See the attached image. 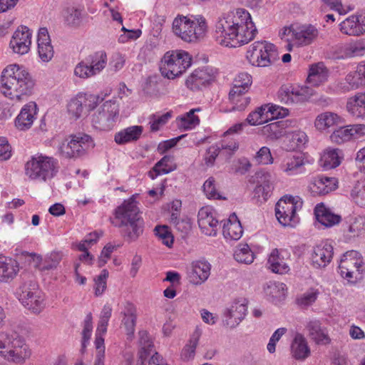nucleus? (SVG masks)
<instances>
[{"label":"nucleus","mask_w":365,"mask_h":365,"mask_svg":"<svg viewBox=\"0 0 365 365\" xmlns=\"http://www.w3.org/2000/svg\"><path fill=\"white\" fill-rule=\"evenodd\" d=\"M255 159L257 163L263 165L270 164L273 161L269 148L265 146L259 149Z\"/></svg>","instance_id":"obj_59"},{"label":"nucleus","mask_w":365,"mask_h":365,"mask_svg":"<svg viewBox=\"0 0 365 365\" xmlns=\"http://www.w3.org/2000/svg\"><path fill=\"white\" fill-rule=\"evenodd\" d=\"M1 91L11 100L20 101L33 93L34 81L27 69L18 64L5 67L1 74Z\"/></svg>","instance_id":"obj_1"},{"label":"nucleus","mask_w":365,"mask_h":365,"mask_svg":"<svg viewBox=\"0 0 365 365\" xmlns=\"http://www.w3.org/2000/svg\"><path fill=\"white\" fill-rule=\"evenodd\" d=\"M137 204L131 197L115 210L116 222L113 224L120 228L121 237L128 243L136 242L144 232L145 222Z\"/></svg>","instance_id":"obj_2"},{"label":"nucleus","mask_w":365,"mask_h":365,"mask_svg":"<svg viewBox=\"0 0 365 365\" xmlns=\"http://www.w3.org/2000/svg\"><path fill=\"white\" fill-rule=\"evenodd\" d=\"M359 66L358 65L356 71L349 73L345 78L346 82L349 84L344 91H348L350 89H356L360 86H365L364 76L360 71Z\"/></svg>","instance_id":"obj_44"},{"label":"nucleus","mask_w":365,"mask_h":365,"mask_svg":"<svg viewBox=\"0 0 365 365\" xmlns=\"http://www.w3.org/2000/svg\"><path fill=\"white\" fill-rule=\"evenodd\" d=\"M340 120L341 118L336 113L324 112L317 116L315 126L319 130H325L338 125Z\"/></svg>","instance_id":"obj_39"},{"label":"nucleus","mask_w":365,"mask_h":365,"mask_svg":"<svg viewBox=\"0 0 365 365\" xmlns=\"http://www.w3.org/2000/svg\"><path fill=\"white\" fill-rule=\"evenodd\" d=\"M174 34L185 42H196L205 34L207 25L202 16L190 20L186 16L175 18L173 22Z\"/></svg>","instance_id":"obj_5"},{"label":"nucleus","mask_w":365,"mask_h":365,"mask_svg":"<svg viewBox=\"0 0 365 365\" xmlns=\"http://www.w3.org/2000/svg\"><path fill=\"white\" fill-rule=\"evenodd\" d=\"M229 17L232 18V21L235 23H237V26L241 27V26H245L247 27V31H252L255 29V36L257 33V29L252 21L251 16L250 13L246 11L245 9H237L234 12H230L227 14Z\"/></svg>","instance_id":"obj_37"},{"label":"nucleus","mask_w":365,"mask_h":365,"mask_svg":"<svg viewBox=\"0 0 365 365\" xmlns=\"http://www.w3.org/2000/svg\"><path fill=\"white\" fill-rule=\"evenodd\" d=\"M119 114L118 105L115 101H106L92 116V123L100 130H110Z\"/></svg>","instance_id":"obj_11"},{"label":"nucleus","mask_w":365,"mask_h":365,"mask_svg":"<svg viewBox=\"0 0 365 365\" xmlns=\"http://www.w3.org/2000/svg\"><path fill=\"white\" fill-rule=\"evenodd\" d=\"M220 153V148L217 146H211L210 147L204 156V160L205 162V164L207 166H212L214 165V163L215 161L216 158L218 156V155Z\"/></svg>","instance_id":"obj_64"},{"label":"nucleus","mask_w":365,"mask_h":365,"mask_svg":"<svg viewBox=\"0 0 365 365\" xmlns=\"http://www.w3.org/2000/svg\"><path fill=\"white\" fill-rule=\"evenodd\" d=\"M245 26H237L227 14L220 18L215 26V38L217 42L226 47H237L249 43L255 38V29L247 31Z\"/></svg>","instance_id":"obj_3"},{"label":"nucleus","mask_w":365,"mask_h":365,"mask_svg":"<svg viewBox=\"0 0 365 365\" xmlns=\"http://www.w3.org/2000/svg\"><path fill=\"white\" fill-rule=\"evenodd\" d=\"M336 183L335 178L319 175L314 178L309 187L313 195H324L335 190Z\"/></svg>","instance_id":"obj_25"},{"label":"nucleus","mask_w":365,"mask_h":365,"mask_svg":"<svg viewBox=\"0 0 365 365\" xmlns=\"http://www.w3.org/2000/svg\"><path fill=\"white\" fill-rule=\"evenodd\" d=\"M92 314L91 313H89L86 315L85 320H84V326L83 329L82 331V342H81V353H84L87 344L89 341V339L91 336V332L93 329V325H92Z\"/></svg>","instance_id":"obj_50"},{"label":"nucleus","mask_w":365,"mask_h":365,"mask_svg":"<svg viewBox=\"0 0 365 365\" xmlns=\"http://www.w3.org/2000/svg\"><path fill=\"white\" fill-rule=\"evenodd\" d=\"M222 233L225 238L239 240L243 233L242 225L235 213L230 215L222 226Z\"/></svg>","instance_id":"obj_31"},{"label":"nucleus","mask_w":365,"mask_h":365,"mask_svg":"<svg viewBox=\"0 0 365 365\" xmlns=\"http://www.w3.org/2000/svg\"><path fill=\"white\" fill-rule=\"evenodd\" d=\"M31 31L26 26H20L14 33L9 43L13 52L24 55L30 51L31 45Z\"/></svg>","instance_id":"obj_16"},{"label":"nucleus","mask_w":365,"mask_h":365,"mask_svg":"<svg viewBox=\"0 0 365 365\" xmlns=\"http://www.w3.org/2000/svg\"><path fill=\"white\" fill-rule=\"evenodd\" d=\"M56 159L43 155H34L25 165L26 175L31 179L46 181L58 171Z\"/></svg>","instance_id":"obj_6"},{"label":"nucleus","mask_w":365,"mask_h":365,"mask_svg":"<svg viewBox=\"0 0 365 365\" xmlns=\"http://www.w3.org/2000/svg\"><path fill=\"white\" fill-rule=\"evenodd\" d=\"M247 58L255 66L266 67L279 60L276 46L267 41H256L247 52Z\"/></svg>","instance_id":"obj_8"},{"label":"nucleus","mask_w":365,"mask_h":365,"mask_svg":"<svg viewBox=\"0 0 365 365\" xmlns=\"http://www.w3.org/2000/svg\"><path fill=\"white\" fill-rule=\"evenodd\" d=\"M308 331V336L317 344H328L330 339L327 329L322 326L319 320L313 319L307 322L305 327Z\"/></svg>","instance_id":"obj_26"},{"label":"nucleus","mask_w":365,"mask_h":365,"mask_svg":"<svg viewBox=\"0 0 365 365\" xmlns=\"http://www.w3.org/2000/svg\"><path fill=\"white\" fill-rule=\"evenodd\" d=\"M197 222L202 232L208 236H216L219 221L215 219L208 207H202L197 215Z\"/></svg>","instance_id":"obj_20"},{"label":"nucleus","mask_w":365,"mask_h":365,"mask_svg":"<svg viewBox=\"0 0 365 365\" xmlns=\"http://www.w3.org/2000/svg\"><path fill=\"white\" fill-rule=\"evenodd\" d=\"M65 21L68 26H79L82 21V11L76 8H68L66 10Z\"/></svg>","instance_id":"obj_53"},{"label":"nucleus","mask_w":365,"mask_h":365,"mask_svg":"<svg viewBox=\"0 0 365 365\" xmlns=\"http://www.w3.org/2000/svg\"><path fill=\"white\" fill-rule=\"evenodd\" d=\"M136 322L135 309L133 304L127 303L124 311L123 323L128 331V334H133L135 331Z\"/></svg>","instance_id":"obj_41"},{"label":"nucleus","mask_w":365,"mask_h":365,"mask_svg":"<svg viewBox=\"0 0 365 365\" xmlns=\"http://www.w3.org/2000/svg\"><path fill=\"white\" fill-rule=\"evenodd\" d=\"M215 182V178L210 177L204 182L202 188L205 194L209 199H225V197H222V195L216 191Z\"/></svg>","instance_id":"obj_56"},{"label":"nucleus","mask_w":365,"mask_h":365,"mask_svg":"<svg viewBox=\"0 0 365 365\" xmlns=\"http://www.w3.org/2000/svg\"><path fill=\"white\" fill-rule=\"evenodd\" d=\"M334 255V248L329 243H321L314 247L312 264L314 268H324L330 263Z\"/></svg>","instance_id":"obj_18"},{"label":"nucleus","mask_w":365,"mask_h":365,"mask_svg":"<svg viewBox=\"0 0 365 365\" xmlns=\"http://www.w3.org/2000/svg\"><path fill=\"white\" fill-rule=\"evenodd\" d=\"M249 88L240 87L236 84H233V86L229 92V100L232 102H236L239 98L245 97V94Z\"/></svg>","instance_id":"obj_62"},{"label":"nucleus","mask_w":365,"mask_h":365,"mask_svg":"<svg viewBox=\"0 0 365 365\" xmlns=\"http://www.w3.org/2000/svg\"><path fill=\"white\" fill-rule=\"evenodd\" d=\"M18 271V267L13 262H6L0 259V281L7 282L13 279Z\"/></svg>","instance_id":"obj_46"},{"label":"nucleus","mask_w":365,"mask_h":365,"mask_svg":"<svg viewBox=\"0 0 365 365\" xmlns=\"http://www.w3.org/2000/svg\"><path fill=\"white\" fill-rule=\"evenodd\" d=\"M292 356L297 360H304L310 356L311 351L303 334L297 333L291 344Z\"/></svg>","instance_id":"obj_28"},{"label":"nucleus","mask_w":365,"mask_h":365,"mask_svg":"<svg viewBox=\"0 0 365 365\" xmlns=\"http://www.w3.org/2000/svg\"><path fill=\"white\" fill-rule=\"evenodd\" d=\"M155 235L162 240L163 245L171 247L173 244V236L166 225H158L154 230Z\"/></svg>","instance_id":"obj_55"},{"label":"nucleus","mask_w":365,"mask_h":365,"mask_svg":"<svg viewBox=\"0 0 365 365\" xmlns=\"http://www.w3.org/2000/svg\"><path fill=\"white\" fill-rule=\"evenodd\" d=\"M19 300L24 307L34 313H39L44 307L43 298L34 281L24 283L19 288Z\"/></svg>","instance_id":"obj_12"},{"label":"nucleus","mask_w":365,"mask_h":365,"mask_svg":"<svg viewBox=\"0 0 365 365\" xmlns=\"http://www.w3.org/2000/svg\"><path fill=\"white\" fill-rule=\"evenodd\" d=\"M143 91L148 96H157L159 94L158 84L154 78L149 77L144 86Z\"/></svg>","instance_id":"obj_63"},{"label":"nucleus","mask_w":365,"mask_h":365,"mask_svg":"<svg viewBox=\"0 0 365 365\" xmlns=\"http://www.w3.org/2000/svg\"><path fill=\"white\" fill-rule=\"evenodd\" d=\"M68 113L76 120L78 119L83 114L84 109L82 100L79 98V94L71 99L67 105Z\"/></svg>","instance_id":"obj_51"},{"label":"nucleus","mask_w":365,"mask_h":365,"mask_svg":"<svg viewBox=\"0 0 365 365\" xmlns=\"http://www.w3.org/2000/svg\"><path fill=\"white\" fill-rule=\"evenodd\" d=\"M95 146L92 138L85 133H78L66 139L59 146L61 155L66 158H78L83 156L86 151Z\"/></svg>","instance_id":"obj_9"},{"label":"nucleus","mask_w":365,"mask_h":365,"mask_svg":"<svg viewBox=\"0 0 365 365\" xmlns=\"http://www.w3.org/2000/svg\"><path fill=\"white\" fill-rule=\"evenodd\" d=\"M38 53L39 58L43 62L50 61L53 56V48L51 43V39L48 29L45 27L40 28L37 36Z\"/></svg>","instance_id":"obj_24"},{"label":"nucleus","mask_w":365,"mask_h":365,"mask_svg":"<svg viewBox=\"0 0 365 365\" xmlns=\"http://www.w3.org/2000/svg\"><path fill=\"white\" fill-rule=\"evenodd\" d=\"M292 197L287 199H280L275 206V215L279 222L283 226L291 225L295 222L297 203Z\"/></svg>","instance_id":"obj_17"},{"label":"nucleus","mask_w":365,"mask_h":365,"mask_svg":"<svg viewBox=\"0 0 365 365\" xmlns=\"http://www.w3.org/2000/svg\"><path fill=\"white\" fill-rule=\"evenodd\" d=\"M200 336V334L197 331L193 333L189 341V344H187L182 351L181 356L183 360L188 361L194 357Z\"/></svg>","instance_id":"obj_47"},{"label":"nucleus","mask_w":365,"mask_h":365,"mask_svg":"<svg viewBox=\"0 0 365 365\" xmlns=\"http://www.w3.org/2000/svg\"><path fill=\"white\" fill-rule=\"evenodd\" d=\"M329 74V70L324 63L319 62L310 66L307 81L312 86H318L327 81Z\"/></svg>","instance_id":"obj_30"},{"label":"nucleus","mask_w":365,"mask_h":365,"mask_svg":"<svg viewBox=\"0 0 365 365\" xmlns=\"http://www.w3.org/2000/svg\"><path fill=\"white\" fill-rule=\"evenodd\" d=\"M314 214L317 221L327 227L339 224L341 220L340 215L331 212L322 203L316 206Z\"/></svg>","instance_id":"obj_32"},{"label":"nucleus","mask_w":365,"mask_h":365,"mask_svg":"<svg viewBox=\"0 0 365 365\" xmlns=\"http://www.w3.org/2000/svg\"><path fill=\"white\" fill-rule=\"evenodd\" d=\"M304 162L302 155L293 156L287 160L284 165V171L288 175H296L302 173L304 170Z\"/></svg>","instance_id":"obj_40"},{"label":"nucleus","mask_w":365,"mask_h":365,"mask_svg":"<svg viewBox=\"0 0 365 365\" xmlns=\"http://www.w3.org/2000/svg\"><path fill=\"white\" fill-rule=\"evenodd\" d=\"M139 335L140 344L141 346V349L139 351V359H140L141 364H143L144 361H145L148 356L151 354L154 346L150 341L147 331H140L139 332Z\"/></svg>","instance_id":"obj_45"},{"label":"nucleus","mask_w":365,"mask_h":365,"mask_svg":"<svg viewBox=\"0 0 365 365\" xmlns=\"http://www.w3.org/2000/svg\"><path fill=\"white\" fill-rule=\"evenodd\" d=\"M247 303L245 299H238L232 302L223 312L224 325L233 329L245 317L247 312Z\"/></svg>","instance_id":"obj_15"},{"label":"nucleus","mask_w":365,"mask_h":365,"mask_svg":"<svg viewBox=\"0 0 365 365\" xmlns=\"http://www.w3.org/2000/svg\"><path fill=\"white\" fill-rule=\"evenodd\" d=\"M286 251L283 250L274 249L270 253L267 260V265L272 272L282 274L288 272L289 270V266L284 261V253Z\"/></svg>","instance_id":"obj_29"},{"label":"nucleus","mask_w":365,"mask_h":365,"mask_svg":"<svg viewBox=\"0 0 365 365\" xmlns=\"http://www.w3.org/2000/svg\"><path fill=\"white\" fill-rule=\"evenodd\" d=\"M78 94L79 98L81 99V101L82 100L83 109L86 110V112H89L93 110L97 106V105L103 100V98H101L99 96L97 95L86 93Z\"/></svg>","instance_id":"obj_52"},{"label":"nucleus","mask_w":365,"mask_h":365,"mask_svg":"<svg viewBox=\"0 0 365 365\" xmlns=\"http://www.w3.org/2000/svg\"><path fill=\"white\" fill-rule=\"evenodd\" d=\"M346 48L351 58L359 57L365 55V38H360L356 41L348 43Z\"/></svg>","instance_id":"obj_54"},{"label":"nucleus","mask_w":365,"mask_h":365,"mask_svg":"<svg viewBox=\"0 0 365 365\" xmlns=\"http://www.w3.org/2000/svg\"><path fill=\"white\" fill-rule=\"evenodd\" d=\"M0 354L14 363H23L31 355L23 337L16 331L0 332Z\"/></svg>","instance_id":"obj_4"},{"label":"nucleus","mask_w":365,"mask_h":365,"mask_svg":"<svg viewBox=\"0 0 365 365\" xmlns=\"http://www.w3.org/2000/svg\"><path fill=\"white\" fill-rule=\"evenodd\" d=\"M210 274V264L207 262L197 261L192 264V270L190 277L194 284H198L204 282Z\"/></svg>","instance_id":"obj_35"},{"label":"nucleus","mask_w":365,"mask_h":365,"mask_svg":"<svg viewBox=\"0 0 365 365\" xmlns=\"http://www.w3.org/2000/svg\"><path fill=\"white\" fill-rule=\"evenodd\" d=\"M359 16H351L344 20L340 24V31L349 36H359L364 31Z\"/></svg>","instance_id":"obj_36"},{"label":"nucleus","mask_w":365,"mask_h":365,"mask_svg":"<svg viewBox=\"0 0 365 365\" xmlns=\"http://www.w3.org/2000/svg\"><path fill=\"white\" fill-rule=\"evenodd\" d=\"M143 133V127L133 125L128 127L115 133L114 140L118 145H124L138 140Z\"/></svg>","instance_id":"obj_33"},{"label":"nucleus","mask_w":365,"mask_h":365,"mask_svg":"<svg viewBox=\"0 0 365 365\" xmlns=\"http://www.w3.org/2000/svg\"><path fill=\"white\" fill-rule=\"evenodd\" d=\"M294 30V39L301 46L312 44L318 37V29L312 24H296Z\"/></svg>","instance_id":"obj_21"},{"label":"nucleus","mask_w":365,"mask_h":365,"mask_svg":"<svg viewBox=\"0 0 365 365\" xmlns=\"http://www.w3.org/2000/svg\"><path fill=\"white\" fill-rule=\"evenodd\" d=\"M172 117V112H167L162 115L161 116H159L156 118L155 115L152 116L153 122L150 125V129L152 131H158L160 128L165 125L168 120Z\"/></svg>","instance_id":"obj_60"},{"label":"nucleus","mask_w":365,"mask_h":365,"mask_svg":"<svg viewBox=\"0 0 365 365\" xmlns=\"http://www.w3.org/2000/svg\"><path fill=\"white\" fill-rule=\"evenodd\" d=\"M201 108H197L191 109L190 111L186 113L184 115L181 116L180 120V127L184 130H190L195 128L200 123V118L197 115H195V112H199Z\"/></svg>","instance_id":"obj_43"},{"label":"nucleus","mask_w":365,"mask_h":365,"mask_svg":"<svg viewBox=\"0 0 365 365\" xmlns=\"http://www.w3.org/2000/svg\"><path fill=\"white\" fill-rule=\"evenodd\" d=\"M38 106L34 101L24 105L15 120V125L20 130L29 129L38 113Z\"/></svg>","instance_id":"obj_23"},{"label":"nucleus","mask_w":365,"mask_h":365,"mask_svg":"<svg viewBox=\"0 0 365 365\" xmlns=\"http://www.w3.org/2000/svg\"><path fill=\"white\" fill-rule=\"evenodd\" d=\"M185 136V135H181L178 137L165 140L159 143L158 146V150L160 154H163L168 150L171 149L177 145V143Z\"/></svg>","instance_id":"obj_61"},{"label":"nucleus","mask_w":365,"mask_h":365,"mask_svg":"<svg viewBox=\"0 0 365 365\" xmlns=\"http://www.w3.org/2000/svg\"><path fill=\"white\" fill-rule=\"evenodd\" d=\"M234 257L239 262L249 264L254 260V254L247 245H243L235 252Z\"/></svg>","instance_id":"obj_48"},{"label":"nucleus","mask_w":365,"mask_h":365,"mask_svg":"<svg viewBox=\"0 0 365 365\" xmlns=\"http://www.w3.org/2000/svg\"><path fill=\"white\" fill-rule=\"evenodd\" d=\"M339 152L340 150L339 149H332L324 153L321 159L322 166L324 169L329 170L335 168L340 165Z\"/></svg>","instance_id":"obj_42"},{"label":"nucleus","mask_w":365,"mask_h":365,"mask_svg":"<svg viewBox=\"0 0 365 365\" xmlns=\"http://www.w3.org/2000/svg\"><path fill=\"white\" fill-rule=\"evenodd\" d=\"M74 73L76 76L82 78H87L96 76L94 72L91 71V67L89 66L86 60L77 64L74 69Z\"/></svg>","instance_id":"obj_57"},{"label":"nucleus","mask_w":365,"mask_h":365,"mask_svg":"<svg viewBox=\"0 0 365 365\" xmlns=\"http://www.w3.org/2000/svg\"><path fill=\"white\" fill-rule=\"evenodd\" d=\"M289 114V110L277 105H263L251 112L246 121L251 125H261L274 118H284Z\"/></svg>","instance_id":"obj_14"},{"label":"nucleus","mask_w":365,"mask_h":365,"mask_svg":"<svg viewBox=\"0 0 365 365\" xmlns=\"http://www.w3.org/2000/svg\"><path fill=\"white\" fill-rule=\"evenodd\" d=\"M108 277L107 269H103L101 274L96 278L95 280V294L96 296L101 295L106 288V279Z\"/></svg>","instance_id":"obj_58"},{"label":"nucleus","mask_w":365,"mask_h":365,"mask_svg":"<svg viewBox=\"0 0 365 365\" xmlns=\"http://www.w3.org/2000/svg\"><path fill=\"white\" fill-rule=\"evenodd\" d=\"M85 60L91 67V71L96 75L106 67L107 55L105 51H100L88 55Z\"/></svg>","instance_id":"obj_38"},{"label":"nucleus","mask_w":365,"mask_h":365,"mask_svg":"<svg viewBox=\"0 0 365 365\" xmlns=\"http://www.w3.org/2000/svg\"><path fill=\"white\" fill-rule=\"evenodd\" d=\"M173 157L165 155L158 162L155 163L153 168L148 172V176L154 180L158 175L168 174L175 169L173 165Z\"/></svg>","instance_id":"obj_34"},{"label":"nucleus","mask_w":365,"mask_h":365,"mask_svg":"<svg viewBox=\"0 0 365 365\" xmlns=\"http://www.w3.org/2000/svg\"><path fill=\"white\" fill-rule=\"evenodd\" d=\"M192 64V58L185 51L176 50L165 53L160 66L161 74L168 79L182 75Z\"/></svg>","instance_id":"obj_7"},{"label":"nucleus","mask_w":365,"mask_h":365,"mask_svg":"<svg viewBox=\"0 0 365 365\" xmlns=\"http://www.w3.org/2000/svg\"><path fill=\"white\" fill-rule=\"evenodd\" d=\"M339 270L340 275L349 282L361 279L364 269L359 252L350 250L344 254L340 259Z\"/></svg>","instance_id":"obj_10"},{"label":"nucleus","mask_w":365,"mask_h":365,"mask_svg":"<svg viewBox=\"0 0 365 365\" xmlns=\"http://www.w3.org/2000/svg\"><path fill=\"white\" fill-rule=\"evenodd\" d=\"M213 79L212 74L208 68L195 70L187 78L185 84L191 91L201 90L209 85Z\"/></svg>","instance_id":"obj_22"},{"label":"nucleus","mask_w":365,"mask_h":365,"mask_svg":"<svg viewBox=\"0 0 365 365\" xmlns=\"http://www.w3.org/2000/svg\"><path fill=\"white\" fill-rule=\"evenodd\" d=\"M346 108L353 117L365 120V91L348 98Z\"/></svg>","instance_id":"obj_27"},{"label":"nucleus","mask_w":365,"mask_h":365,"mask_svg":"<svg viewBox=\"0 0 365 365\" xmlns=\"http://www.w3.org/2000/svg\"><path fill=\"white\" fill-rule=\"evenodd\" d=\"M314 94L309 86H297L292 84L283 85L277 92V98L285 105H292L307 101Z\"/></svg>","instance_id":"obj_13"},{"label":"nucleus","mask_w":365,"mask_h":365,"mask_svg":"<svg viewBox=\"0 0 365 365\" xmlns=\"http://www.w3.org/2000/svg\"><path fill=\"white\" fill-rule=\"evenodd\" d=\"M351 129L349 125L346 127H341L335 130L330 135L331 140L334 143L341 144L348 141L352 138Z\"/></svg>","instance_id":"obj_49"},{"label":"nucleus","mask_w":365,"mask_h":365,"mask_svg":"<svg viewBox=\"0 0 365 365\" xmlns=\"http://www.w3.org/2000/svg\"><path fill=\"white\" fill-rule=\"evenodd\" d=\"M257 178L258 185L254 190L255 197L266 201L273 190L274 178L271 173L263 170L257 173Z\"/></svg>","instance_id":"obj_19"}]
</instances>
